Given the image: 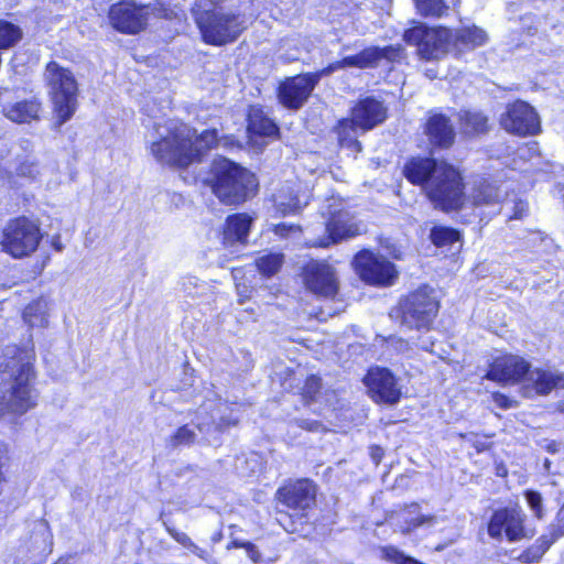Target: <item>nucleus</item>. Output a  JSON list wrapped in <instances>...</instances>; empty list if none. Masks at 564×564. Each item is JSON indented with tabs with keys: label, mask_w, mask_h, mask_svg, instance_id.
Segmentation results:
<instances>
[{
	"label": "nucleus",
	"mask_w": 564,
	"mask_h": 564,
	"mask_svg": "<svg viewBox=\"0 0 564 564\" xmlns=\"http://www.w3.org/2000/svg\"><path fill=\"white\" fill-rule=\"evenodd\" d=\"M553 389H564V373L543 369L529 370L525 379L524 393L549 394Z\"/></svg>",
	"instance_id": "5701e85b"
},
{
	"label": "nucleus",
	"mask_w": 564,
	"mask_h": 564,
	"mask_svg": "<svg viewBox=\"0 0 564 564\" xmlns=\"http://www.w3.org/2000/svg\"><path fill=\"white\" fill-rule=\"evenodd\" d=\"M238 293L241 294L240 285H237Z\"/></svg>",
	"instance_id": "bf43d9fd"
},
{
	"label": "nucleus",
	"mask_w": 564,
	"mask_h": 564,
	"mask_svg": "<svg viewBox=\"0 0 564 564\" xmlns=\"http://www.w3.org/2000/svg\"><path fill=\"white\" fill-rule=\"evenodd\" d=\"M226 402H218L215 409L212 408V401L204 403L197 414V423L185 424L178 427L175 433L169 438V446L176 448L180 446L192 445L196 437L198 430L203 434H209L212 431H219L227 426L237 423L238 417L225 415L227 410Z\"/></svg>",
	"instance_id": "1a4fd4ad"
},
{
	"label": "nucleus",
	"mask_w": 564,
	"mask_h": 564,
	"mask_svg": "<svg viewBox=\"0 0 564 564\" xmlns=\"http://www.w3.org/2000/svg\"><path fill=\"white\" fill-rule=\"evenodd\" d=\"M252 218L247 214H235L227 218L224 239L228 242H243L247 239Z\"/></svg>",
	"instance_id": "c756f323"
},
{
	"label": "nucleus",
	"mask_w": 564,
	"mask_h": 564,
	"mask_svg": "<svg viewBox=\"0 0 564 564\" xmlns=\"http://www.w3.org/2000/svg\"><path fill=\"white\" fill-rule=\"evenodd\" d=\"M315 425H317V424H316V423H314V424L310 425V427H308V429H310V430H313Z\"/></svg>",
	"instance_id": "13d9d810"
},
{
	"label": "nucleus",
	"mask_w": 564,
	"mask_h": 564,
	"mask_svg": "<svg viewBox=\"0 0 564 564\" xmlns=\"http://www.w3.org/2000/svg\"><path fill=\"white\" fill-rule=\"evenodd\" d=\"M41 105L35 99L17 101L4 106V116L18 123H25L39 118Z\"/></svg>",
	"instance_id": "cd10ccee"
},
{
	"label": "nucleus",
	"mask_w": 564,
	"mask_h": 564,
	"mask_svg": "<svg viewBox=\"0 0 564 564\" xmlns=\"http://www.w3.org/2000/svg\"><path fill=\"white\" fill-rule=\"evenodd\" d=\"M167 533L183 547L188 550L191 553L196 555L202 560H207L209 554L206 550L199 547L193 540L185 533L176 530L175 528L170 527L166 522H163Z\"/></svg>",
	"instance_id": "c9c22d12"
},
{
	"label": "nucleus",
	"mask_w": 564,
	"mask_h": 564,
	"mask_svg": "<svg viewBox=\"0 0 564 564\" xmlns=\"http://www.w3.org/2000/svg\"><path fill=\"white\" fill-rule=\"evenodd\" d=\"M425 133L433 147L446 149L455 139V131L449 119L442 113L432 115L425 126Z\"/></svg>",
	"instance_id": "393cba45"
},
{
	"label": "nucleus",
	"mask_w": 564,
	"mask_h": 564,
	"mask_svg": "<svg viewBox=\"0 0 564 564\" xmlns=\"http://www.w3.org/2000/svg\"><path fill=\"white\" fill-rule=\"evenodd\" d=\"M20 174H22V175H29V176L33 177V175H32L31 171H30V172H28V173L24 171V166H21V169H20Z\"/></svg>",
	"instance_id": "864d4df0"
},
{
	"label": "nucleus",
	"mask_w": 564,
	"mask_h": 564,
	"mask_svg": "<svg viewBox=\"0 0 564 564\" xmlns=\"http://www.w3.org/2000/svg\"><path fill=\"white\" fill-rule=\"evenodd\" d=\"M53 247H54L57 251H62V249H63V245L61 243L59 238H55V239L53 240Z\"/></svg>",
	"instance_id": "8fccbe9b"
},
{
	"label": "nucleus",
	"mask_w": 564,
	"mask_h": 564,
	"mask_svg": "<svg viewBox=\"0 0 564 564\" xmlns=\"http://www.w3.org/2000/svg\"><path fill=\"white\" fill-rule=\"evenodd\" d=\"M235 545L238 546V547H245L248 557L252 562H254V563L261 562V553L259 552V550L252 543H250V542H245V543H237V542H235Z\"/></svg>",
	"instance_id": "c03bdc74"
},
{
	"label": "nucleus",
	"mask_w": 564,
	"mask_h": 564,
	"mask_svg": "<svg viewBox=\"0 0 564 564\" xmlns=\"http://www.w3.org/2000/svg\"><path fill=\"white\" fill-rule=\"evenodd\" d=\"M543 465H544V469H545L546 471H550V468H551V460H550V459H547V458H545V459H544Z\"/></svg>",
	"instance_id": "603ef678"
},
{
	"label": "nucleus",
	"mask_w": 564,
	"mask_h": 564,
	"mask_svg": "<svg viewBox=\"0 0 564 564\" xmlns=\"http://www.w3.org/2000/svg\"><path fill=\"white\" fill-rule=\"evenodd\" d=\"M402 47L400 45H389L384 47L370 46L360 53L346 56L341 61L334 62L322 69V75L328 76L339 69L347 67L368 68L375 67L381 59L395 62L402 56Z\"/></svg>",
	"instance_id": "f8f14e48"
},
{
	"label": "nucleus",
	"mask_w": 564,
	"mask_h": 564,
	"mask_svg": "<svg viewBox=\"0 0 564 564\" xmlns=\"http://www.w3.org/2000/svg\"><path fill=\"white\" fill-rule=\"evenodd\" d=\"M505 194L495 182L481 178L474 183L468 198L476 207H491L499 210Z\"/></svg>",
	"instance_id": "b1692460"
},
{
	"label": "nucleus",
	"mask_w": 564,
	"mask_h": 564,
	"mask_svg": "<svg viewBox=\"0 0 564 564\" xmlns=\"http://www.w3.org/2000/svg\"><path fill=\"white\" fill-rule=\"evenodd\" d=\"M560 446H561V445H560L558 443H556V442H551V443L546 446V451H547L549 453H556V452H558Z\"/></svg>",
	"instance_id": "09e8293b"
},
{
	"label": "nucleus",
	"mask_w": 564,
	"mask_h": 564,
	"mask_svg": "<svg viewBox=\"0 0 564 564\" xmlns=\"http://www.w3.org/2000/svg\"><path fill=\"white\" fill-rule=\"evenodd\" d=\"M383 557L397 564H401L406 557L400 550L394 546H386L382 549Z\"/></svg>",
	"instance_id": "37998d69"
},
{
	"label": "nucleus",
	"mask_w": 564,
	"mask_h": 564,
	"mask_svg": "<svg viewBox=\"0 0 564 564\" xmlns=\"http://www.w3.org/2000/svg\"><path fill=\"white\" fill-rule=\"evenodd\" d=\"M492 399L494 402L501 409H510L516 406V402L502 393H494Z\"/></svg>",
	"instance_id": "a18cd8bd"
},
{
	"label": "nucleus",
	"mask_w": 564,
	"mask_h": 564,
	"mask_svg": "<svg viewBox=\"0 0 564 564\" xmlns=\"http://www.w3.org/2000/svg\"><path fill=\"white\" fill-rule=\"evenodd\" d=\"M34 379L32 356L26 351H18L0 365V417L23 415L37 404Z\"/></svg>",
	"instance_id": "7ed1b4c3"
},
{
	"label": "nucleus",
	"mask_w": 564,
	"mask_h": 564,
	"mask_svg": "<svg viewBox=\"0 0 564 564\" xmlns=\"http://www.w3.org/2000/svg\"><path fill=\"white\" fill-rule=\"evenodd\" d=\"M355 267L359 276L370 284L388 285L397 278L394 265L389 260L367 250L355 257Z\"/></svg>",
	"instance_id": "ddd939ff"
},
{
	"label": "nucleus",
	"mask_w": 564,
	"mask_h": 564,
	"mask_svg": "<svg viewBox=\"0 0 564 564\" xmlns=\"http://www.w3.org/2000/svg\"><path fill=\"white\" fill-rule=\"evenodd\" d=\"M23 321L30 327H45L48 323V302L44 297L32 301L23 311Z\"/></svg>",
	"instance_id": "7c9ffc66"
},
{
	"label": "nucleus",
	"mask_w": 564,
	"mask_h": 564,
	"mask_svg": "<svg viewBox=\"0 0 564 564\" xmlns=\"http://www.w3.org/2000/svg\"><path fill=\"white\" fill-rule=\"evenodd\" d=\"M456 40L466 47L474 48L485 44L487 35L484 30L477 26H468L457 31Z\"/></svg>",
	"instance_id": "f704fd0d"
},
{
	"label": "nucleus",
	"mask_w": 564,
	"mask_h": 564,
	"mask_svg": "<svg viewBox=\"0 0 564 564\" xmlns=\"http://www.w3.org/2000/svg\"><path fill=\"white\" fill-rule=\"evenodd\" d=\"M417 12L424 17H442L448 9L444 0H414Z\"/></svg>",
	"instance_id": "58836bf2"
},
{
	"label": "nucleus",
	"mask_w": 564,
	"mask_h": 564,
	"mask_svg": "<svg viewBox=\"0 0 564 564\" xmlns=\"http://www.w3.org/2000/svg\"><path fill=\"white\" fill-rule=\"evenodd\" d=\"M202 1L197 4L202 8ZM221 0H210L216 7ZM195 21L200 31L203 41L210 45L221 46L236 41L245 30L240 14L225 12L216 8L195 11Z\"/></svg>",
	"instance_id": "423d86ee"
},
{
	"label": "nucleus",
	"mask_w": 564,
	"mask_h": 564,
	"mask_svg": "<svg viewBox=\"0 0 564 564\" xmlns=\"http://www.w3.org/2000/svg\"><path fill=\"white\" fill-rule=\"evenodd\" d=\"M153 158L161 164L185 167L199 161L205 151L218 142L217 131L205 130L195 135L188 126L174 120L158 123L149 135Z\"/></svg>",
	"instance_id": "f257e3e1"
},
{
	"label": "nucleus",
	"mask_w": 564,
	"mask_h": 564,
	"mask_svg": "<svg viewBox=\"0 0 564 564\" xmlns=\"http://www.w3.org/2000/svg\"><path fill=\"white\" fill-rule=\"evenodd\" d=\"M377 452H380V448H376L372 451V458L378 463L381 457V454Z\"/></svg>",
	"instance_id": "3c124183"
},
{
	"label": "nucleus",
	"mask_w": 564,
	"mask_h": 564,
	"mask_svg": "<svg viewBox=\"0 0 564 564\" xmlns=\"http://www.w3.org/2000/svg\"><path fill=\"white\" fill-rule=\"evenodd\" d=\"M529 364L521 357L505 355L497 357L490 366L486 378L497 382L518 381L528 375Z\"/></svg>",
	"instance_id": "4be33fe9"
},
{
	"label": "nucleus",
	"mask_w": 564,
	"mask_h": 564,
	"mask_svg": "<svg viewBox=\"0 0 564 564\" xmlns=\"http://www.w3.org/2000/svg\"><path fill=\"white\" fill-rule=\"evenodd\" d=\"M273 231L281 238H293L301 234V227L294 224L281 223L274 226Z\"/></svg>",
	"instance_id": "79ce46f5"
},
{
	"label": "nucleus",
	"mask_w": 564,
	"mask_h": 564,
	"mask_svg": "<svg viewBox=\"0 0 564 564\" xmlns=\"http://www.w3.org/2000/svg\"><path fill=\"white\" fill-rule=\"evenodd\" d=\"M278 126L261 109L251 107L248 115V132L252 142L256 137H274L278 133Z\"/></svg>",
	"instance_id": "c85d7f7f"
},
{
	"label": "nucleus",
	"mask_w": 564,
	"mask_h": 564,
	"mask_svg": "<svg viewBox=\"0 0 564 564\" xmlns=\"http://www.w3.org/2000/svg\"><path fill=\"white\" fill-rule=\"evenodd\" d=\"M403 172L411 183L423 186L435 208L451 212L463 206V177L453 165L430 158H413Z\"/></svg>",
	"instance_id": "f03ea898"
},
{
	"label": "nucleus",
	"mask_w": 564,
	"mask_h": 564,
	"mask_svg": "<svg viewBox=\"0 0 564 564\" xmlns=\"http://www.w3.org/2000/svg\"><path fill=\"white\" fill-rule=\"evenodd\" d=\"M395 530L402 533H409L412 530L424 525L433 524L435 518L433 516H423L419 513V506L413 503L400 511H394L389 517Z\"/></svg>",
	"instance_id": "a878e982"
},
{
	"label": "nucleus",
	"mask_w": 564,
	"mask_h": 564,
	"mask_svg": "<svg viewBox=\"0 0 564 564\" xmlns=\"http://www.w3.org/2000/svg\"><path fill=\"white\" fill-rule=\"evenodd\" d=\"M276 214L288 216L299 213L302 209V202L293 189H281L273 198Z\"/></svg>",
	"instance_id": "2f4dec72"
},
{
	"label": "nucleus",
	"mask_w": 564,
	"mask_h": 564,
	"mask_svg": "<svg viewBox=\"0 0 564 564\" xmlns=\"http://www.w3.org/2000/svg\"><path fill=\"white\" fill-rule=\"evenodd\" d=\"M109 20L116 30L134 34L145 26V12L132 2H120L110 8Z\"/></svg>",
	"instance_id": "412c9836"
},
{
	"label": "nucleus",
	"mask_w": 564,
	"mask_h": 564,
	"mask_svg": "<svg viewBox=\"0 0 564 564\" xmlns=\"http://www.w3.org/2000/svg\"><path fill=\"white\" fill-rule=\"evenodd\" d=\"M500 123L506 131L522 137L540 131L538 113L529 104L520 100L508 106Z\"/></svg>",
	"instance_id": "2eb2a0df"
},
{
	"label": "nucleus",
	"mask_w": 564,
	"mask_h": 564,
	"mask_svg": "<svg viewBox=\"0 0 564 564\" xmlns=\"http://www.w3.org/2000/svg\"><path fill=\"white\" fill-rule=\"evenodd\" d=\"M321 389V379L316 376H311L306 379L303 387V397L307 401L316 400V395Z\"/></svg>",
	"instance_id": "a19ab883"
},
{
	"label": "nucleus",
	"mask_w": 564,
	"mask_h": 564,
	"mask_svg": "<svg viewBox=\"0 0 564 564\" xmlns=\"http://www.w3.org/2000/svg\"><path fill=\"white\" fill-rule=\"evenodd\" d=\"M370 398L377 403L395 404L400 401L401 389L394 376L386 368H372L365 377Z\"/></svg>",
	"instance_id": "f3484780"
},
{
	"label": "nucleus",
	"mask_w": 564,
	"mask_h": 564,
	"mask_svg": "<svg viewBox=\"0 0 564 564\" xmlns=\"http://www.w3.org/2000/svg\"><path fill=\"white\" fill-rule=\"evenodd\" d=\"M53 538L46 521L41 520L34 523L30 536L29 551L32 556L40 561L52 552Z\"/></svg>",
	"instance_id": "bb28decb"
},
{
	"label": "nucleus",
	"mask_w": 564,
	"mask_h": 564,
	"mask_svg": "<svg viewBox=\"0 0 564 564\" xmlns=\"http://www.w3.org/2000/svg\"><path fill=\"white\" fill-rule=\"evenodd\" d=\"M528 151H536V143H532L530 147L527 148Z\"/></svg>",
	"instance_id": "5fc2aeb1"
},
{
	"label": "nucleus",
	"mask_w": 564,
	"mask_h": 564,
	"mask_svg": "<svg viewBox=\"0 0 564 564\" xmlns=\"http://www.w3.org/2000/svg\"><path fill=\"white\" fill-rule=\"evenodd\" d=\"M524 514L510 508L496 510L488 523V534L498 541L503 536L510 542H516L524 536Z\"/></svg>",
	"instance_id": "dca6fc26"
},
{
	"label": "nucleus",
	"mask_w": 564,
	"mask_h": 564,
	"mask_svg": "<svg viewBox=\"0 0 564 564\" xmlns=\"http://www.w3.org/2000/svg\"><path fill=\"white\" fill-rule=\"evenodd\" d=\"M322 70L288 78L279 86L278 98L289 109H300L311 96L315 86L323 77Z\"/></svg>",
	"instance_id": "4468645a"
},
{
	"label": "nucleus",
	"mask_w": 564,
	"mask_h": 564,
	"mask_svg": "<svg viewBox=\"0 0 564 564\" xmlns=\"http://www.w3.org/2000/svg\"><path fill=\"white\" fill-rule=\"evenodd\" d=\"M530 19H531L530 17H524L523 21H527V20H530Z\"/></svg>",
	"instance_id": "052dcab7"
},
{
	"label": "nucleus",
	"mask_w": 564,
	"mask_h": 564,
	"mask_svg": "<svg viewBox=\"0 0 564 564\" xmlns=\"http://www.w3.org/2000/svg\"><path fill=\"white\" fill-rule=\"evenodd\" d=\"M361 225L348 213L340 210L332 216L326 225L327 236L312 242L314 247H328L341 239L351 238L361 232Z\"/></svg>",
	"instance_id": "aec40b11"
},
{
	"label": "nucleus",
	"mask_w": 564,
	"mask_h": 564,
	"mask_svg": "<svg viewBox=\"0 0 564 564\" xmlns=\"http://www.w3.org/2000/svg\"><path fill=\"white\" fill-rule=\"evenodd\" d=\"M56 564H65V563L58 562V563H56Z\"/></svg>",
	"instance_id": "680f3d73"
},
{
	"label": "nucleus",
	"mask_w": 564,
	"mask_h": 564,
	"mask_svg": "<svg viewBox=\"0 0 564 564\" xmlns=\"http://www.w3.org/2000/svg\"><path fill=\"white\" fill-rule=\"evenodd\" d=\"M520 151H521V152H525V151H528V150H527V149H521ZM521 156H524V153H521Z\"/></svg>",
	"instance_id": "4d7b16f0"
},
{
	"label": "nucleus",
	"mask_w": 564,
	"mask_h": 564,
	"mask_svg": "<svg viewBox=\"0 0 564 564\" xmlns=\"http://www.w3.org/2000/svg\"><path fill=\"white\" fill-rule=\"evenodd\" d=\"M209 184L213 193L226 205L245 202L257 187L252 173L225 158L213 162Z\"/></svg>",
	"instance_id": "20e7f679"
},
{
	"label": "nucleus",
	"mask_w": 564,
	"mask_h": 564,
	"mask_svg": "<svg viewBox=\"0 0 564 564\" xmlns=\"http://www.w3.org/2000/svg\"><path fill=\"white\" fill-rule=\"evenodd\" d=\"M528 212V204L522 202V200H519V202H516L514 205H513V213L512 215L510 216V218L512 219H521Z\"/></svg>",
	"instance_id": "de8ad7c7"
},
{
	"label": "nucleus",
	"mask_w": 564,
	"mask_h": 564,
	"mask_svg": "<svg viewBox=\"0 0 564 564\" xmlns=\"http://www.w3.org/2000/svg\"><path fill=\"white\" fill-rule=\"evenodd\" d=\"M524 497L534 516L538 519H543L544 508L541 494L535 490H527Z\"/></svg>",
	"instance_id": "ea45409f"
},
{
	"label": "nucleus",
	"mask_w": 564,
	"mask_h": 564,
	"mask_svg": "<svg viewBox=\"0 0 564 564\" xmlns=\"http://www.w3.org/2000/svg\"><path fill=\"white\" fill-rule=\"evenodd\" d=\"M460 235L457 230L449 227H434L431 230V240L437 247H444L458 242Z\"/></svg>",
	"instance_id": "4c0bfd02"
},
{
	"label": "nucleus",
	"mask_w": 564,
	"mask_h": 564,
	"mask_svg": "<svg viewBox=\"0 0 564 564\" xmlns=\"http://www.w3.org/2000/svg\"><path fill=\"white\" fill-rule=\"evenodd\" d=\"M558 410L564 412V401L558 404Z\"/></svg>",
	"instance_id": "6e6d98bb"
},
{
	"label": "nucleus",
	"mask_w": 564,
	"mask_h": 564,
	"mask_svg": "<svg viewBox=\"0 0 564 564\" xmlns=\"http://www.w3.org/2000/svg\"><path fill=\"white\" fill-rule=\"evenodd\" d=\"M438 312V302L433 289L422 286L400 301L391 317L400 319L406 329L429 328Z\"/></svg>",
	"instance_id": "6e6552de"
},
{
	"label": "nucleus",
	"mask_w": 564,
	"mask_h": 564,
	"mask_svg": "<svg viewBox=\"0 0 564 564\" xmlns=\"http://www.w3.org/2000/svg\"><path fill=\"white\" fill-rule=\"evenodd\" d=\"M44 80L53 105L57 124L68 121L77 110L78 84L72 70L56 62H50L44 72Z\"/></svg>",
	"instance_id": "39448f33"
},
{
	"label": "nucleus",
	"mask_w": 564,
	"mask_h": 564,
	"mask_svg": "<svg viewBox=\"0 0 564 564\" xmlns=\"http://www.w3.org/2000/svg\"><path fill=\"white\" fill-rule=\"evenodd\" d=\"M451 31L444 28L429 29L423 24L409 29L403 40L417 47L419 55L424 59H437L447 50Z\"/></svg>",
	"instance_id": "9b49d317"
},
{
	"label": "nucleus",
	"mask_w": 564,
	"mask_h": 564,
	"mask_svg": "<svg viewBox=\"0 0 564 564\" xmlns=\"http://www.w3.org/2000/svg\"><path fill=\"white\" fill-rule=\"evenodd\" d=\"M305 286L314 294L332 297L337 293L338 284L334 269L323 261H311L303 269Z\"/></svg>",
	"instance_id": "a211bd4d"
},
{
	"label": "nucleus",
	"mask_w": 564,
	"mask_h": 564,
	"mask_svg": "<svg viewBox=\"0 0 564 564\" xmlns=\"http://www.w3.org/2000/svg\"><path fill=\"white\" fill-rule=\"evenodd\" d=\"M276 495L288 508L305 511L315 503L316 487L308 479H299L280 488Z\"/></svg>",
	"instance_id": "6ab92c4d"
},
{
	"label": "nucleus",
	"mask_w": 564,
	"mask_h": 564,
	"mask_svg": "<svg viewBox=\"0 0 564 564\" xmlns=\"http://www.w3.org/2000/svg\"><path fill=\"white\" fill-rule=\"evenodd\" d=\"M8 445L0 442V484L4 480L2 468L7 466L9 462Z\"/></svg>",
	"instance_id": "49530a36"
},
{
	"label": "nucleus",
	"mask_w": 564,
	"mask_h": 564,
	"mask_svg": "<svg viewBox=\"0 0 564 564\" xmlns=\"http://www.w3.org/2000/svg\"><path fill=\"white\" fill-rule=\"evenodd\" d=\"M386 118L387 108L382 101L373 97L360 99L351 110V118L338 122L337 134L341 147L360 152L361 144L357 140V129L370 130L382 123Z\"/></svg>",
	"instance_id": "0eeeda50"
},
{
	"label": "nucleus",
	"mask_w": 564,
	"mask_h": 564,
	"mask_svg": "<svg viewBox=\"0 0 564 564\" xmlns=\"http://www.w3.org/2000/svg\"><path fill=\"white\" fill-rule=\"evenodd\" d=\"M283 263L282 253H267L256 260L258 270L265 276L275 274Z\"/></svg>",
	"instance_id": "e433bc0d"
},
{
	"label": "nucleus",
	"mask_w": 564,
	"mask_h": 564,
	"mask_svg": "<svg viewBox=\"0 0 564 564\" xmlns=\"http://www.w3.org/2000/svg\"><path fill=\"white\" fill-rule=\"evenodd\" d=\"M459 121L466 134H480L489 130L488 118L478 111L463 110L459 112Z\"/></svg>",
	"instance_id": "473e14b6"
},
{
	"label": "nucleus",
	"mask_w": 564,
	"mask_h": 564,
	"mask_svg": "<svg viewBox=\"0 0 564 564\" xmlns=\"http://www.w3.org/2000/svg\"><path fill=\"white\" fill-rule=\"evenodd\" d=\"M554 542V539L544 534L540 536L533 545L523 551L519 560L525 564L539 562Z\"/></svg>",
	"instance_id": "72a5a7b5"
},
{
	"label": "nucleus",
	"mask_w": 564,
	"mask_h": 564,
	"mask_svg": "<svg viewBox=\"0 0 564 564\" xmlns=\"http://www.w3.org/2000/svg\"><path fill=\"white\" fill-rule=\"evenodd\" d=\"M41 239L40 226L22 216L7 223L2 230L1 246L13 258H23L36 251Z\"/></svg>",
	"instance_id": "9d476101"
}]
</instances>
